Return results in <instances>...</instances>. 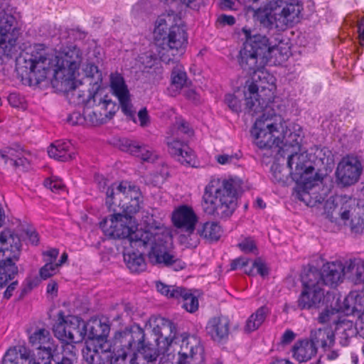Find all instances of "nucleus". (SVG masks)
<instances>
[{
	"label": "nucleus",
	"instance_id": "obj_48",
	"mask_svg": "<svg viewBox=\"0 0 364 364\" xmlns=\"http://www.w3.org/2000/svg\"><path fill=\"white\" fill-rule=\"evenodd\" d=\"M55 350H36L32 359L28 358L27 364H50L53 360V353Z\"/></svg>",
	"mask_w": 364,
	"mask_h": 364
},
{
	"label": "nucleus",
	"instance_id": "obj_26",
	"mask_svg": "<svg viewBox=\"0 0 364 364\" xmlns=\"http://www.w3.org/2000/svg\"><path fill=\"white\" fill-rule=\"evenodd\" d=\"M29 343L36 350H55L56 346L50 333L46 328H38L29 336Z\"/></svg>",
	"mask_w": 364,
	"mask_h": 364
},
{
	"label": "nucleus",
	"instance_id": "obj_19",
	"mask_svg": "<svg viewBox=\"0 0 364 364\" xmlns=\"http://www.w3.org/2000/svg\"><path fill=\"white\" fill-rule=\"evenodd\" d=\"M166 143L168 152L181 164L194 166L196 163V155L192 149L178 137L172 135L167 137Z\"/></svg>",
	"mask_w": 364,
	"mask_h": 364
},
{
	"label": "nucleus",
	"instance_id": "obj_50",
	"mask_svg": "<svg viewBox=\"0 0 364 364\" xmlns=\"http://www.w3.org/2000/svg\"><path fill=\"white\" fill-rule=\"evenodd\" d=\"M171 82L176 89H182L187 82L186 72L179 69H174L171 75Z\"/></svg>",
	"mask_w": 364,
	"mask_h": 364
},
{
	"label": "nucleus",
	"instance_id": "obj_17",
	"mask_svg": "<svg viewBox=\"0 0 364 364\" xmlns=\"http://www.w3.org/2000/svg\"><path fill=\"white\" fill-rule=\"evenodd\" d=\"M21 252V242L10 229H4L0 232V259L18 260Z\"/></svg>",
	"mask_w": 364,
	"mask_h": 364
},
{
	"label": "nucleus",
	"instance_id": "obj_51",
	"mask_svg": "<svg viewBox=\"0 0 364 364\" xmlns=\"http://www.w3.org/2000/svg\"><path fill=\"white\" fill-rule=\"evenodd\" d=\"M173 134L177 137L182 134L191 136L193 134L192 130L189 128L188 124L182 119H178L174 124Z\"/></svg>",
	"mask_w": 364,
	"mask_h": 364
},
{
	"label": "nucleus",
	"instance_id": "obj_13",
	"mask_svg": "<svg viewBox=\"0 0 364 364\" xmlns=\"http://www.w3.org/2000/svg\"><path fill=\"white\" fill-rule=\"evenodd\" d=\"M363 166L358 156L346 155L338 164L336 176L343 186H350L357 183L363 172Z\"/></svg>",
	"mask_w": 364,
	"mask_h": 364
},
{
	"label": "nucleus",
	"instance_id": "obj_39",
	"mask_svg": "<svg viewBox=\"0 0 364 364\" xmlns=\"http://www.w3.org/2000/svg\"><path fill=\"white\" fill-rule=\"evenodd\" d=\"M30 358V351L24 346L9 348L4 355L2 361H9L11 363H17L27 364Z\"/></svg>",
	"mask_w": 364,
	"mask_h": 364
},
{
	"label": "nucleus",
	"instance_id": "obj_41",
	"mask_svg": "<svg viewBox=\"0 0 364 364\" xmlns=\"http://www.w3.org/2000/svg\"><path fill=\"white\" fill-rule=\"evenodd\" d=\"M110 364H137V354L123 347H119V349L114 352Z\"/></svg>",
	"mask_w": 364,
	"mask_h": 364
},
{
	"label": "nucleus",
	"instance_id": "obj_38",
	"mask_svg": "<svg viewBox=\"0 0 364 364\" xmlns=\"http://www.w3.org/2000/svg\"><path fill=\"white\" fill-rule=\"evenodd\" d=\"M70 328V317L65 318L63 311L58 313V322L53 326V333L55 336L68 344V330Z\"/></svg>",
	"mask_w": 364,
	"mask_h": 364
},
{
	"label": "nucleus",
	"instance_id": "obj_42",
	"mask_svg": "<svg viewBox=\"0 0 364 364\" xmlns=\"http://www.w3.org/2000/svg\"><path fill=\"white\" fill-rule=\"evenodd\" d=\"M361 299V297L354 294H350L344 298L341 305L336 306L337 311L343 312L346 314L353 313L354 311H361L363 309L359 307L358 301Z\"/></svg>",
	"mask_w": 364,
	"mask_h": 364
},
{
	"label": "nucleus",
	"instance_id": "obj_40",
	"mask_svg": "<svg viewBox=\"0 0 364 364\" xmlns=\"http://www.w3.org/2000/svg\"><path fill=\"white\" fill-rule=\"evenodd\" d=\"M105 348L102 346H90L82 350V356L87 364H105Z\"/></svg>",
	"mask_w": 364,
	"mask_h": 364
},
{
	"label": "nucleus",
	"instance_id": "obj_2",
	"mask_svg": "<svg viewBox=\"0 0 364 364\" xmlns=\"http://www.w3.org/2000/svg\"><path fill=\"white\" fill-rule=\"evenodd\" d=\"M259 76L247 84L245 91L246 109L252 115L262 113L256 120L251 130L254 143L261 149H269L273 146H279L280 130L282 128V119L274 109L278 107L273 100L274 92L269 85L257 83Z\"/></svg>",
	"mask_w": 364,
	"mask_h": 364
},
{
	"label": "nucleus",
	"instance_id": "obj_18",
	"mask_svg": "<svg viewBox=\"0 0 364 364\" xmlns=\"http://www.w3.org/2000/svg\"><path fill=\"white\" fill-rule=\"evenodd\" d=\"M172 220L176 228L187 232L190 241L193 240L192 236L195 235L198 217L191 207L186 205L179 206L173 213Z\"/></svg>",
	"mask_w": 364,
	"mask_h": 364
},
{
	"label": "nucleus",
	"instance_id": "obj_36",
	"mask_svg": "<svg viewBox=\"0 0 364 364\" xmlns=\"http://www.w3.org/2000/svg\"><path fill=\"white\" fill-rule=\"evenodd\" d=\"M124 260L132 272H142L146 269V263L142 253L127 252L124 254Z\"/></svg>",
	"mask_w": 364,
	"mask_h": 364
},
{
	"label": "nucleus",
	"instance_id": "obj_33",
	"mask_svg": "<svg viewBox=\"0 0 364 364\" xmlns=\"http://www.w3.org/2000/svg\"><path fill=\"white\" fill-rule=\"evenodd\" d=\"M86 323L76 317H70V328L68 330V344L82 342L87 336Z\"/></svg>",
	"mask_w": 364,
	"mask_h": 364
},
{
	"label": "nucleus",
	"instance_id": "obj_22",
	"mask_svg": "<svg viewBox=\"0 0 364 364\" xmlns=\"http://www.w3.org/2000/svg\"><path fill=\"white\" fill-rule=\"evenodd\" d=\"M343 263L339 261L327 262L323 264L321 271L316 268H310L306 272H316L319 274V282L321 285L333 286L337 285L338 282L343 280Z\"/></svg>",
	"mask_w": 364,
	"mask_h": 364
},
{
	"label": "nucleus",
	"instance_id": "obj_34",
	"mask_svg": "<svg viewBox=\"0 0 364 364\" xmlns=\"http://www.w3.org/2000/svg\"><path fill=\"white\" fill-rule=\"evenodd\" d=\"M315 188L314 185L310 191L308 190L306 184L299 186L295 189L294 196L295 198L304 202L306 205L314 206L316 203H321L324 199L321 196L316 195V191H314Z\"/></svg>",
	"mask_w": 364,
	"mask_h": 364
},
{
	"label": "nucleus",
	"instance_id": "obj_7",
	"mask_svg": "<svg viewBox=\"0 0 364 364\" xmlns=\"http://www.w3.org/2000/svg\"><path fill=\"white\" fill-rule=\"evenodd\" d=\"M282 128H279L281 137L279 145L283 144L285 150H288L289 148L292 149L287 161V166L290 169L289 174L296 180L307 179V176L314 168L311 166H306L302 163L304 156V154H298V151H300V143L301 141V129L298 127L296 129L294 127V130H292L287 126L286 122H282Z\"/></svg>",
	"mask_w": 364,
	"mask_h": 364
},
{
	"label": "nucleus",
	"instance_id": "obj_27",
	"mask_svg": "<svg viewBox=\"0 0 364 364\" xmlns=\"http://www.w3.org/2000/svg\"><path fill=\"white\" fill-rule=\"evenodd\" d=\"M122 150L139 157L141 160L148 162H154L157 156L145 145H140L136 141L125 139L121 144Z\"/></svg>",
	"mask_w": 364,
	"mask_h": 364
},
{
	"label": "nucleus",
	"instance_id": "obj_3",
	"mask_svg": "<svg viewBox=\"0 0 364 364\" xmlns=\"http://www.w3.org/2000/svg\"><path fill=\"white\" fill-rule=\"evenodd\" d=\"M242 33L245 35V41L240 51L239 63L243 70L253 73L251 79L246 82L245 88L247 89L248 82L253 80V77L257 75L259 78L257 80V83L261 82L267 87L269 85L273 89V86L265 80L266 74L261 70L277 51V47L272 44L264 34L257 33L247 28H242Z\"/></svg>",
	"mask_w": 364,
	"mask_h": 364
},
{
	"label": "nucleus",
	"instance_id": "obj_15",
	"mask_svg": "<svg viewBox=\"0 0 364 364\" xmlns=\"http://www.w3.org/2000/svg\"><path fill=\"white\" fill-rule=\"evenodd\" d=\"M109 78L111 89L118 98L122 112L135 122V110L131 103L129 92L123 77L115 73H112Z\"/></svg>",
	"mask_w": 364,
	"mask_h": 364
},
{
	"label": "nucleus",
	"instance_id": "obj_49",
	"mask_svg": "<svg viewBox=\"0 0 364 364\" xmlns=\"http://www.w3.org/2000/svg\"><path fill=\"white\" fill-rule=\"evenodd\" d=\"M22 155V150L14 147H6L0 151V156L5 163L10 161L11 164L15 162V159Z\"/></svg>",
	"mask_w": 364,
	"mask_h": 364
},
{
	"label": "nucleus",
	"instance_id": "obj_23",
	"mask_svg": "<svg viewBox=\"0 0 364 364\" xmlns=\"http://www.w3.org/2000/svg\"><path fill=\"white\" fill-rule=\"evenodd\" d=\"M229 330L230 321L225 316L211 318L205 327L206 334L216 342L226 339L229 334Z\"/></svg>",
	"mask_w": 364,
	"mask_h": 364
},
{
	"label": "nucleus",
	"instance_id": "obj_62",
	"mask_svg": "<svg viewBox=\"0 0 364 364\" xmlns=\"http://www.w3.org/2000/svg\"><path fill=\"white\" fill-rule=\"evenodd\" d=\"M138 118L140 122V126L144 127L149 124V117L146 108L144 107L139 111Z\"/></svg>",
	"mask_w": 364,
	"mask_h": 364
},
{
	"label": "nucleus",
	"instance_id": "obj_10",
	"mask_svg": "<svg viewBox=\"0 0 364 364\" xmlns=\"http://www.w3.org/2000/svg\"><path fill=\"white\" fill-rule=\"evenodd\" d=\"M23 60L26 74L31 80H34L37 83H40L47 77L51 68H56L53 55L46 53L44 50L31 54L28 58H24Z\"/></svg>",
	"mask_w": 364,
	"mask_h": 364
},
{
	"label": "nucleus",
	"instance_id": "obj_25",
	"mask_svg": "<svg viewBox=\"0 0 364 364\" xmlns=\"http://www.w3.org/2000/svg\"><path fill=\"white\" fill-rule=\"evenodd\" d=\"M221 235L222 229L217 222H207L198 228L195 235L192 236L193 240L189 241L188 243L191 246H196L198 235L210 242L217 241Z\"/></svg>",
	"mask_w": 364,
	"mask_h": 364
},
{
	"label": "nucleus",
	"instance_id": "obj_5",
	"mask_svg": "<svg viewBox=\"0 0 364 364\" xmlns=\"http://www.w3.org/2000/svg\"><path fill=\"white\" fill-rule=\"evenodd\" d=\"M158 346L164 343L166 345L165 351L168 352L172 345H179L178 364H197L202 359L203 348L199 339L193 336L180 335L176 333L174 323L165 318L157 319V324L153 328Z\"/></svg>",
	"mask_w": 364,
	"mask_h": 364
},
{
	"label": "nucleus",
	"instance_id": "obj_21",
	"mask_svg": "<svg viewBox=\"0 0 364 364\" xmlns=\"http://www.w3.org/2000/svg\"><path fill=\"white\" fill-rule=\"evenodd\" d=\"M86 333L87 338L92 341L85 348L90 346L96 347L102 346L105 351V354L109 352V346L106 342V338L109 333V326L98 320H94L86 323Z\"/></svg>",
	"mask_w": 364,
	"mask_h": 364
},
{
	"label": "nucleus",
	"instance_id": "obj_35",
	"mask_svg": "<svg viewBox=\"0 0 364 364\" xmlns=\"http://www.w3.org/2000/svg\"><path fill=\"white\" fill-rule=\"evenodd\" d=\"M269 312V309L266 306L259 307L247 320L245 331L250 333L258 329L265 321Z\"/></svg>",
	"mask_w": 364,
	"mask_h": 364
},
{
	"label": "nucleus",
	"instance_id": "obj_59",
	"mask_svg": "<svg viewBox=\"0 0 364 364\" xmlns=\"http://www.w3.org/2000/svg\"><path fill=\"white\" fill-rule=\"evenodd\" d=\"M9 103L14 107H23L24 98L18 93H11L8 96Z\"/></svg>",
	"mask_w": 364,
	"mask_h": 364
},
{
	"label": "nucleus",
	"instance_id": "obj_24",
	"mask_svg": "<svg viewBox=\"0 0 364 364\" xmlns=\"http://www.w3.org/2000/svg\"><path fill=\"white\" fill-rule=\"evenodd\" d=\"M86 103L91 108H95L98 112H101L106 115L108 120L111 119L116 112V105L109 98L107 95H104L102 92H95L90 97Z\"/></svg>",
	"mask_w": 364,
	"mask_h": 364
},
{
	"label": "nucleus",
	"instance_id": "obj_52",
	"mask_svg": "<svg viewBox=\"0 0 364 364\" xmlns=\"http://www.w3.org/2000/svg\"><path fill=\"white\" fill-rule=\"evenodd\" d=\"M240 156L238 154H223L215 156L217 162L221 165L236 164Z\"/></svg>",
	"mask_w": 364,
	"mask_h": 364
},
{
	"label": "nucleus",
	"instance_id": "obj_28",
	"mask_svg": "<svg viewBox=\"0 0 364 364\" xmlns=\"http://www.w3.org/2000/svg\"><path fill=\"white\" fill-rule=\"evenodd\" d=\"M50 157L60 161H68L75 158V151L70 141H57L48 150Z\"/></svg>",
	"mask_w": 364,
	"mask_h": 364
},
{
	"label": "nucleus",
	"instance_id": "obj_57",
	"mask_svg": "<svg viewBox=\"0 0 364 364\" xmlns=\"http://www.w3.org/2000/svg\"><path fill=\"white\" fill-rule=\"evenodd\" d=\"M337 312L338 311L336 307L331 309H326L319 314L318 321L321 323H328L331 321V317Z\"/></svg>",
	"mask_w": 364,
	"mask_h": 364
},
{
	"label": "nucleus",
	"instance_id": "obj_32",
	"mask_svg": "<svg viewBox=\"0 0 364 364\" xmlns=\"http://www.w3.org/2000/svg\"><path fill=\"white\" fill-rule=\"evenodd\" d=\"M17 261L13 259H0V288L14 280L18 274V269L16 264Z\"/></svg>",
	"mask_w": 364,
	"mask_h": 364
},
{
	"label": "nucleus",
	"instance_id": "obj_6",
	"mask_svg": "<svg viewBox=\"0 0 364 364\" xmlns=\"http://www.w3.org/2000/svg\"><path fill=\"white\" fill-rule=\"evenodd\" d=\"M302 10L303 5L298 1L277 0L267 8L255 10L254 17L264 28L284 30L300 21Z\"/></svg>",
	"mask_w": 364,
	"mask_h": 364
},
{
	"label": "nucleus",
	"instance_id": "obj_11",
	"mask_svg": "<svg viewBox=\"0 0 364 364\" xmlns=\"http://www.w3.org/2000/svg\"><path fill=\"white\" fill-rule=\"evenodd\" d=\"M73 75H70L68 70H58L55 73L52 83L53 86L60 87L62 90L67 93L71 103L78 105H84V107H85L87 100L92 95L89 92L81 90L77 87V82L73 79Z\"/></svg>",
	"mask_w": 364,
	"mask_h": 364
},
{
	"label": "nucleus",
	"instance_id": "obj_30",
	"mask_svg": "<svg viewBox=\"0 0 364 364\" xmlns=\"http://www.w3.org/2000/svg\"><path fill=\"white\" fill-rule=\"evenodd\" d=\"M294 357L299 362H306L311 359L317 353V347L311 340L299 341L292 348Z\"/></svg>",
	"mask_w": 364,
	"mask_h": 364
},
{
	"label": "nucleus",
	"instance_id": "obj_12",
	"mask_svg": "<svg viewBox=\"0 0 364 364\" xmlns=\"http://www.w3.org/2000/svg\"><path fill=\"white\" fill-rule=\"evenodd\" d=\"M15 18L0 6V58L11 56L16 49L17 39L14 28Z\"/></svg>",
	"mask_w": 364,
	"mask_h": 364
},
{
	"label": "nucleus",
	"instance_id": "obj_8",
	"mask_svg": "<svg viewBox=\"0 0 364 364\" xmlns=\"http://www.w3.org/2000/svg\"><path fill=\"white\" fill-rule=\"evenodd\" d=\"M106 204L109 208L118 206L129 214L139 211L142 203V196L138 187L128 182L112 183L106 191Z\"/></svg>",
	"mask_w": 364,
	"mask_h": 364
},
{
	"label": "nucleus",
	"instance_id": "obj_54",
	"mask_svg": "<svg viewBox=\"0 0 364 364\" xmlns=\"http://www.w3.org/2000/svg\"><path fill=\"white\" fill-rule=\"evenodd\" d=\"M225 102L232 112H239L241 110L240 100L232 94L225 95Z\"/></svg>",
	"mask_w": 364,
	"mask_h": 364
},
{
	"label": "nucleus",
	"instance_id": "obj_61",
	"mask_svg": "<svg viewBox=\"0 0 364 364\" xmlns=\"http://www.w3.org/2000/svg\"><path fill=\"white\" fill-rule=\"evenodd\" d=\"M272 173V180L275 182L280 183L284 182L285 175L282 173V170L280 167L278 166H272L271 168Z\"/></svg>",
	"mask_w": 364,
	"mask_h": 364
},
{
	"label": "nucleus",
	"instance_id": "obj_29",
	"mask_svg": "<svg viewBox=\"0 0 364 364\" xmlns=\"http://www.w3.org/2000/svg\"><path fill=\"white\" fill-rule=\"evenodd\" d=\"M343 278L346 277L355 284L364 281V262L360 259H349L343 264Z\"/></svg>",
	"mask_w": 364,
	"mask_h": 364
},
{
	"label": "nucleus",
	"instance_id": "obj_14",
	"mask_svg": "<svg viewBox=\"0 0 364 364\" xmlns=\"http://www.w3.org/2000/svg\"><path fill=\"white\" fill-rule=\"evenodd\" d=\"M115 343L132 353H136L146 343L145 333L138 325L117 332L114 336Z\"/></svg>",
	"mask_w": 364,
	"mask_h": 364
},
{
	"label": "nucleus",
	"instance_id": "obj_43",
	"mask_svg": "<svg viewBox=\"0 0 364 364\" xmlns=\"http://www.w3.org/2000/svg\"><path fill=\"white\" fill-rule=\"evenodd\" d=\"M95 108H91L89 105L85 102V107L83 109V115L85 120L91 125L97 126L107 122L106 115L95 111Z\"/></svg>",
	"mask_w": 364,
	"mask_h": 364
},
{
	"label": "nucleus",
	"instance_id": "obj_31",
	"mask_svg": "<svg viewBox=\"0 0 364 364\" xmlns=\"http://www.w3.org/2000/svg\"><path fill=\"white\" fill-rule=\"evenodd\" d=\"M310 340L315 346L321 345L324 350H326L334 345L335 335L330 328H318L311 331Z\"/></svg>",
	"mask_w": 364,
	"mask_h": 364
},
{
	"label": "nucleus",
	"instance_id": "obj_1",
	"mask_svg": "<svg viewBox=\"0 0 364 364\" xmlns=\"http://www.w3.org/2000/svg\"><path fill=\"white\" fill-rule=\"evenodd\" d=\"M131 218L120 213L114 214L109 220L100 223L105 235L113 238L124 239L134 248L149 249V259L153 263L173 266L175 270L182 269L185 264L167 252L166 244L170 239L168 232L159 228L151 230L134 229Z\"/></svg>",
	"mask_w": 364,
	"mask_h": 364
},
{
	"label": "nucleus",
	"instance_id": "obj_64",
	"mask_svg": "<svg viewBox=\"0 0 364 364\" xmlns=\"http://www.w3.org/2000/svg\"><path fill=\"white\" fill-rule=\"evenodd\" d=\"M296 338V334L291 330H287L282 336L281 344L287 346L291 343Z\"/></svg>",
	"mask_w": 364,
	"mask_h": 364
},
{
	"label": "nucleus",
	"instance_id": "obj_55",
	"mask_svg": "<svg viewBox=\"0 0 364 364\" xmlns=\"http://www.w3.org/2000/svg\"><path fill=\"white\" fill-rule=\"evenodd\" d=\"M239 248L245 253L255 252L257 251V246L255 241L251 238H245L238 244Z\"/></svg>",
	"mask_w": 364,
	"mask_h": 364
},
{
	"label": "nucleus",
	"instance_id": "obj_53",
	"mask_svg": "<svg viewBox=\"0 0 364 364\" xmlns=\"http://www.w3.org/2000/svg\"><path fill=\"white\" fill-rule=\"evenodd\" d=\"M58 267L52 262H46V264L40 269L39 274L43 279H47L48 278L55 274L57 272V268Z\"/></svg>",
	"mask_w": 364,
	"mask_h": 364
},
{
	"label": "nucleus",
	"instance_id": "obj_56",
	"mask_svg": "<svg viewBox=\"0 0 364 364\" xmlns=\"http://www.w3.org/2000/svg\"><path fill=\"white\" fill-rule=\"evenodd\" d=\"M44 185L53 192H58L64 188L62 181L57 178H47L44 181Z\"/></svg>",
	"mask_w": 364,
	"mask_h": 364
},
{
	"label": "nucleus",
	"instance_id": "obj_63",
	"mask_svg": "<svg viewBox=\"0 0 364 364\" xmlns=\"http://www.w3.org/2000/svg\"><path fill=\"white\" fill-rule=\"evenodd\" d=\"M58 254H59V250L58 249H55V248L50 249V250L43 252L44 261L46 262L53 263L55 261Z\"/></svg>",
	"mask_w": 364,
	"mask_h": 364
},
{
	"label": "nucleus",
	"instance_id": "obj_60",
	"mask_svg": "<svg viewBox=\"0 0 364 364\" xmlns=\"http://www.w3.org/2000/svg\"><path fill=\"white\" fill-rule=\"evenodd\" d=\"M249 262V259L247 257H241L232 261L230 264V269L236 270L237 269L246 267Z\"/></svg>",
	"mask_w": 364,
	"mask_h": 364
},
{
	"label": "nucleus",
	"instance_id": "obj_44",
	"mask_svg": "<svg viewBox=\"0 0 364 364\" xmlns=\"http://www.w3.org/2000/svg\"><path fill=\"white\" fill-rule=\"evenodd\" d=\"M61 355L53 353V360L55 364H73L76 360L75 346L65 345Z\"/></svg>",
	"mask_w": 364,
	"mask_h": 364
},
{
	"label": "nucleus",
	"instance_id": "obj_37",
	"mask_svg": "<svg viewBox=\"0 0 364 364\" xmlns=\"http://www.w3.org/2000/svg\"><path fill=\"white\" fill-rule=\"evenodd\" d=\"M139 62L144 65L145 68H153L156 75L154 80L159 82L163 78V69L158 62V59L155 55L151 52L142 53L139 56Z\"/></svg>",
	"mask_w": 364,
	"mask_h": 364
},
{
	"label": "nucleus",
	"instance_id": "obj_46",
	"mask_svg": "<svg viewBox=\"0 0 364 364\" xmlns=\"http://www.w3.org/2000/svg\"><path fill=\"white\" fill-rule=\"evenodd\" d=\"M182 294L180 298L183 299V308L187 311L193 313L198 310V300L196 296H193L188 290L183 288Z\"/></svg>",
	"mask_w": 364,
	"mask_h": 364
},
{
	"label": "nucleus",
	"instance_id": "obj_45",
	"mask_svg": "<svg viewBox=\"0 0 364 364\" xmlns=\"http://www.w3.org/2000/svg\"><path fill=\"white\" fill-rule=\"evenodd\" d=\"M168 23L164 16H159L156 21L154 37L156 43L161 45L168 33Z\"/></svg>",
	"mask_w": 364,
	"mask_h": 364
},
{
	"label": "nucleus",
	"instance_id": "obj_4",
	"mask_svg": "<svg viewBox=\"0 0 364 364\" xmlns=\"http://www.w3.org/2000/svg\"><path fill=\"white\" fill-rule=\"evenodd\" d=\"M242 181L237 178H213L205 187L203 208L205 213L227 219L235 212Z\"/></svg>",
	"mask_w": 364,
	"mask_h": 364
},
{
	"label": "nucleus",
	"instance_id": "obj_58",
	"mask_svg": "<svg viewBox=\"0 0 364 364\" xmlns=\"http://www.w3.org/2000/svg\"><path fill=\"white\" fill-rule=\"evenodd\" d=\"M252 267L256 268L257 273L262 277H264L268 274V268L267 267L266 264L260 257L257 258L254 261Z\"/></svg>",
	"mask_w": 364,
	"mask_h": 364
},
{
	"label": "nucleus",
	"instance_id": "obj_20",
	"mask_svg": "<svg viewBox=\"0 0 364 364\" xmlns=\"http://www.w3.org/2000/svg\"><path fill=\"white\" fill-rule=\"evenodd\" d=\"M187 43L188 36L185 29L176 25L169 28L168 36L161 45L164 50L168 48V51H171L173 55H181L185 51Z\"/></svg>",
	"mask_w": 364,
	"mask_h": 364
},
{
	"label": "nucleus",
	"instance_id": "obj_47",
	"mask_svg": "<svg viewBox=\"0 0 364 364\" xmlns=\"http://www.w3.org/2000/svg\"><path fill=\"white\" fill-rule=\"evenodd\" d=\"M156 287L158 291L169 298L180 299L183 292V287L168 286L161 282H156Z\"/></svg>",
	"mask_w": 364,
	"mask_h": 364
},
{
	"label": "nucleus",
	"instance_id": "obj_16",
	"mask_svg": "<svg viewBox=\"0 0 364 364\" xmlns=\"http://www.w3.org/2000/svg\"><path fill=\"white\" fill-rule=\"evenodd\" d=\"M82 58L80 50L75 45L70 44L59 50V54L55 57L56 68L54 73L63 69L68 70L70 75H74V70L77 68Z\"/></svg>",
	"mask_w": 364,
	"mask_h": 364
},
{
	"label": "nucleus",
	"instance_id": "obj_9",
	"mask_svg": "<svg viewBox=\"0 0 364 364\" xmlns=\"http://www.w3.org/2000/svg\"><path fill=\"white\" fill-rule=\"evenodd\" d=\"M316 272H305L301 276L302 290L297 300L300 310L319 309L324 303L325 291Z\"/></svg>",
	"mask_w": 364,
	"mask_h": 364
}]
</instances>
